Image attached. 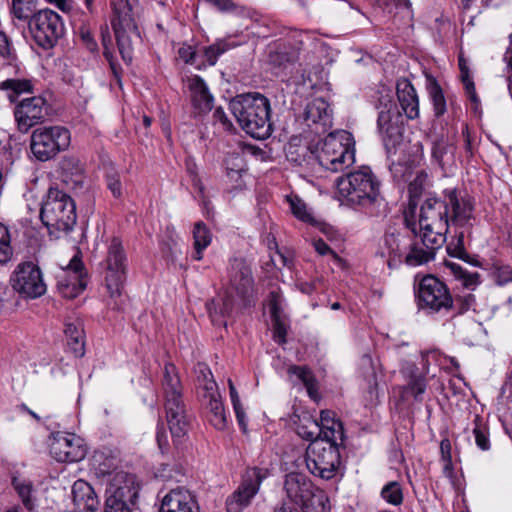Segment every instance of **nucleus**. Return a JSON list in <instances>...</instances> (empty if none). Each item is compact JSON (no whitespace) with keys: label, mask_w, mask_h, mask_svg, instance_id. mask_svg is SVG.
I'll return each instance as SVG.
<instances>
[{"label":"nucleus","mask_w":512,"mask_h":512,"mask_svg":"<svg viewBox=\"0 0 512 512\" xmlns=\"http://www.w3.org/2000/svg\"><path fill=\"white\" fill-rule=\"evenodd\" d=\"M473 210L470 199L460 196L456 188L445 189L441 198L429 197L421 205L419 226L443 230L451 223L468 231L473 225Z\"/></svg>","instance_id":"2"},{"label":"nucleus","mask_w":512,"mask_h":512,"mask_svg":"<svg viewBox=\"0 0 512 512\" xmlns=\"http://www.w3.org/2000/svg\"><path fill=\"white\" fill-rule=\"evenodd\" d=\"M209 4L213 5L221 12H230L234 10L235 4L231 0H205Z\"/></svg>","instance_id":"62"},{"label":"nucleus","mask_w":512,"mask_h":512,"mask_svg":"<svg viewBox=\"0 0 512 512\" xmlns=\"http://www.w3.org/2000/svg\"><path fill=\"white\" fill-rule=\"evenodd\" d=\"M494 275L498 285L512 282V267L510 265L496 263L493 265Z\"/></svg>","instance_id":"54"},{"label":"nucleus","mask_w":512,"mask_h":512,"mask_svg":"<svg viewBox=\"0 0 512 512\" xmlns=\"http://www.w3.org/2000/svg\"><path fill=\"white\" fill-rule=\"evenodd\" d=\"M179 57L187 64H193L196 52L192 46H182L178 50Z\"/></svg>","instance_id":"61"},{"label":"nucleus","mask_w":512,"mask_h":512,"mask_svg":"<svg viewBox=\"0 0 512 512\" xmlns=\"http://www.w3.org/2000/svg\"><path fill=\"white\" fill-rule=\"evenodd\" d=\"M427 91L433 105L434 115L440 118L446 113L447 104L443 90L435 78H427Z\"/></svg>","instance_id":"33"},{"label":"nucleus","mask_w":512,"mask_h":512,"mask_svg":"<svg viewBox=\"0 0 512 512\" xmlns=\"http://www.w3.org/2000/svg\"><path fill=\"white\" fill-rule=\"evenodd\" d=\"M287 201L289 203L291 212L293 215L299 220L307 223L313 222V217L307 210V206L303 200H301L298 196H288Z\"/></svg>","instance_id":"48"},{"label":"nucleus","mask_w":512,"mask_h":512,"mask_svg":"<svg viewBox=\"0 0 512 512\" xmlns=\"http://www.w3.org/2000/svg\"><path fill=\"white\" fill-rule=\"evenodd\" d=\"M440 449L442 453V458L445 461L444 472L446 474H450L452 470L450 441L448 439H443L440 443Z\"/></svg>","instance_id":"56"},{"label":"nucleus","mask_w":512,"mask_h":512,"mask_svg":"<svg viewBox=\"0 0 512 512\" xmlns=\"http://www.w3.org/2000/svg\"><path fill=\"white\" fill-rule=\"evenodd\" d=\"M187 85L194 110L199 114L211 111L214 98L205 81L200 76L194 75L188 78Z\"/></svg>","instance_id":"25"},{"label":"nucleus","mask_w":512,"mask_h":512,"mask_svg":"<svg viewBox=\"0 0 512 512\" xmlns=\"http://www.w3.org/2000/svg\"><path fill=\"white\" fill-rule=\"evenodd\" d=\"M165 412L170 433L174 438L183 437L189 426L186 405L182 395V385L173 365L165 366L163 379Z\"/></svg>","instance_id":"6"},{"label":"nucleus","mask_w":512,"mask_h":512,"mask_svg":"<svg viewBox=\"0 0 512 512\" xmlns=\"http://www.w3.org/2000/svg\"><path fill=\"white\" fill-rule=\"evenodd\" d=\"M303 120L313 133L317 135L326 133L332 126L329 104L323 98L312 99L305 106Z\"/></svg>","instance_id":"22"},{"label":"nucleus","mask_w":512,"mask_h":512,"mask_svg":"<svg viewBox=\"0 0 512 512\" xmlns=\"http://www.w3.org/2000/svg\"><path fill=\"white\" fill-rule=\"evenodd\" d=\"M380 494L383 500L391 505L399 506L403 503V490L401 484L397 481H390L385 484Z\"/></svg>","instance_id":"42"},{"label":"nucleus","mask_w":512,"mask_h":512,"mask_svg":"<svg viewBox=\"0 0 512 512\" xmlns=\"http://www.w3.org/2000/svg\"><path fill=\"white\" fill-rule=\"evenodd\" d=\"M450 145L443 138L435 141L432 146L431 154L434 161H436L442 168L444 167V156L447 154Z\"/></svg>","instance_id":"53"},{"label":"nucleus","mask_w":512,"mask_h":512,"mask_svg":"<svg viewBox=\"0 0 512 512\" xmlns=\"http://www.w3.org/2000/svg\"><path fill=\"white\" fill-rule=\"evenodd\" d=\"M28 24L33 40L45 50L52 49L66 31L62 17L51 9L33 14Z\"/></svg>","instance_id":"11"},{"label":"nucleus","mask_w":512,"mask_h":512,"mask_svg":"<svg viewBox=\"0 0 512 512\" xmlns=\"http://www.w3.org/2000/svg\"><path fill=\"white\" fill-rule=\"evenodd\" d=\"M233 409H234L235 416H236V419H237L240 429L244 433H246L248 422H247V417H246V414H245L242 404L234 405Z\"/></svg>","instance_id":"59"},{"label":"nucleus","mask_w":512,"mask_h":512,"mask_svg":"<svg viewBox=\"0 0 512 512\" xmlns=\"http://www.w3.org/2000/svg\"><path fill=\"white\" fill-rule=\"evenodd\" d=\"M197 380L203 388L204 393H214L218 390L217 383L213 378V374L205 364H198L196 368Z\"/></svg>","instance_id":"46"},{"label":"nucleus","mask_w":512,"mask_h":512,"mask_svg":"<svg viewBox=\"0 0 512 512\" xmlns=\"http://www.w3.org/2000/svg\"><path fill=\"white\" fill-rule=\"evenodd\" d=\"M284 490L287 497L297 506L314 491L312 482L301 473H289L285 477Z\"/></svg>","instance_id":"27"},{"label":"nucleus","mask_w":512,"mask_h":512,"mask_svg":"<svg viewBox=\"0 0 512 512\" xmlns=\"http://www.w3.org/2000/svg\"><path fill=\"white\" fill-rule=\"evenodd\" d=\"M426 178L427 174L424 171L418 172L415 179L409 184V193L411 195H417L420 193Z\"/></svg>","instance_id":"57"},{"label":"nucleus","mask_w":512,"mask_h":512,"mask_svg":"<svg viewBox=\"0 0 512 512\" xmlns=\"http://www.w3.org/2000/svg\"><path fill=\"white\" fill-rule=\"evenodd\" d=\"M102 36H103L102 42H103V47H104L103 55L109 63L110 69L112 71V74H113L115 80L117 81V84L121 87L122 86V82H121L122 68L116 62L112 52L108 48V42H110L109 33L107 32V36H105L104 34Z\"/></svg>","instance_id":"51"},{"label":"nucleus","mask_w":512,"mask_h":512,"mask_svg":"<svg viewBox=\"0 0 512 512\" xmlns=\"http://www.w3.org/2000/svg\"><path fill=\"white\" fill-rule=\"evenodd\" d=\"M464 233V231H461L456 234L455 238L446 247L447 253L452 257L459 258L463 261L472 263L473 265L477 266L478 262H470V256L465 250Z\"/></svg>","instance_id":"43"},{"label":"nucleus","mask_w":512,"mask_h":512,"mask_svg":"<svg viewBox=\"0 0 512 512\" xmlns=\"http://www.w3.org/2000/svg\"><path fill=\"white\" fill-rule=\"evenodd\" d=\"M13 248L8 228L0 223V266H4L12 260Z\"/></svg>","instance_id":"45"},{"label":"nucleus","mask_w":512,"mask_h":512,"mask_svg":"<svg viewBox=\"0 0 512 512\" xmlns=\"http://www.w3.org/2000/svg\"><path fill=\"white\" fill-rule=\"evenodd\" d=\"M233 309V300L231 297L227 296L225 299H223L222 307L218 309L215 301H211V303L207 304V310L208 313L214 323H221V321L218 319V315L224 317L226 315H229L232 312Z\"/></svg>","instance_id":"50"},{"label":"nucleus","mask_w":512,"mask_h":512,"mask_svg":"<svg viewBox=\"0 0 512 512\" xmlns=\"http://www.w3.org/2000/svg\"><path fill=\"white\" fill-rule=\"evenodd\" d=\"M203 402L207 410V417L209 422L216 429L223 430L227 424V417L218 390L214 393H204Z\"/></svg>","instance_id":"30"},{"label":"nucleus","mask_w":512,"mask_h":512,"mask_svg":"<svg viewBox=\"0 0 512 512\" xmlns=\"http://www.w3.org/2000/svg\"><path fill=\"white\" fill-rule=\"evenodd\" d=\"M71 133L61 125L42 126L33 130L30 137V149L34 157L42 162L54 158L68 149Z\"/></svg>","instance_id":"9"},{"label":"nucleus","mask_w":512,"mask_h":512,"mask_svg":"<svg viewBox=\"0 0 512 512\" xmlns=\"http://www.w3.org/2000/svg\"><path fill=\"white\" fill-rule=\"evenodd\" d=\"M193 239L195 251L192 255V258L199 261L203 257V250H205L211 244L212 240L210 230L202 221L195 223L193 229Z\"/></svg>","instance_id":"32"},{"label":"nucleus","mask_w":512,"mask_h":512,"mask_svg":"<svg viewBox=\"0 0 512 512\" xmlns=\"http://www.w3.org/2000/svg\"><path fill=\"white\" fill-rule=\"evenodd\" d=\"M156 439L158 446L162 452H165L166 448L168 447V437L165 431H163L161 428H158Z\"/></svg>","instance_id":"64"},{"label":"nucleus","mask_w":512,"mask_h":512,"mask_svg":"<svg viewBox=\"0 0 512 512\" xmlns=\"http://www.w3.org/2000/svg\"><path fill=\"white\" fill-rule=\"evenodd\" d=\"M72 497L77 509L75 512H97L99 504L97 496L85 481L78 480L74 483Z\"/></svg>","instance_id":"29"},{"label":"nucleus","mask_w":512,"mask_h":512,"mask_svg":"<svg viewBox=\"0 0 512 512\" xmlns=\"http://www.w3.org/2000/svg\"><path fill=\"white\" fill-rule=\"evenodd\" d=\"M228 273L230 286L235 291L237 297L245 306L250 304L254 281L249 265L242 258H234L230 262Z\"/></svg>","instance_id":"21"},{"label":"nucleus","mask_w":512,"mask_h":512,"mask_svg":"<svg viewBox=\"0 0 512 512\" xmlns=\"http://www.w3.org/2000/svg\"><path fill=\"white\" fill-rule=\"evenodd\" d=\"M476 302L475 296L471 293H467L462 296L454 298L453 309L450 312L454 314H463L474 307Z\"/></svg>","instance_id":"52"},{"label":"nucleus","mask_w":512,"mask_h":512,"mask_svg":"<svg viewBox=\"0 0 512 512\" xmlns=\"http://www.w3.org/2000/svg\"><path fill=\"white\" fill-rule=\"evenodd\" d=\"M159 512H200V508L190 491L178 487L164 496Z\"/></svg>","instance_id":"24"},{"label":"nucleus","mask_w":512,"mask_h":512,"mask_svg":"<svg viewBox=\"0 0 512 512\" xmlns=\"http://www.w3.org/2000/svg\"><path fill=\"white\" fill-rule=\"evenodd\" d=\"M396 93L401 109L407 119L413 120L419 116V99L412 83L406 78H400L396 83Z\"/></svg>","instance_id":"26"},{"label":"nucleus","mask_w":512,"mask_h":512,"mask_svg":"<svg viewBox=\"0 0 512 512\" xmlns=\"http://www.w3.org/2000/svg\"><path fill=\"white\" fill-rule=\"evenodd\" d=\"M232 47L233 45L226 40H217L212 45L204 48V58L210 66H214L217 63L218 58Z\"/></svg>","instance_id":"44"},{"label":"nucleus","mask_w":512,"mask_h":512,"mask_svg":"<svg viewBox=\"0 0 512 512\" xmlns=\"http://www.w3.org/2000/svg\"><path fill=\"white\" fill-rule=\"evenodd\" d=\"M65 334L67 336V346L69 350L73 353V355L77 358L84 356L85 348H84V339H83V330L73 324H66Z\"/></svg>","instance_id":"36"},{"label":"nucleus","mask_w":512,"mask_h":512,"mask_svg":"<svg viewBox=\"0 0 512 512\" xmlns=\"http://www.w3.org/2000/svg\"><path fill=\"white\" fill-rule=\"evenodd\" d=\"M298 507L302 512H328V498L322 490H314Z\"/></svg>","instance_id":"39"},{"label":"nucleus","mask_w":512,"mask_h":512,"mask_svg":"<svg viewBox=\"0 0 512 512\" xmlns=\"http://www.w3.org/2000/svg\"><path fill=\"white\" fill-rule=\"evenodd\" d=\"M410 246V237L394 227H388L379 243L377 254L386 259L389 269H396L404 262Z\"/></svg>","instance_id":"19"},{"label":"nucleus","mask_w":512,"mask_h":512,"mask_svg":"<svg viewBox=\"0 0 512 512\" xmlns=\"http://www.w3.org/2000/svg\"><path fill=\"white\" fill-rule=\"evenodd\" d=\"M104 181L107 189L115 199H121L124 194L122 174L113 165L105 167Z\"/></svg>","instance_id":"41"},{"label":"nucleus","mask_w":512,"mask_h":512,"mask_svg":"<svg viewBox=\"0 0 512 512\" xmlns=\"http://www.w3.org/2000/svg\"><path fill=\"white\" fill-rule=\"evenodd\" d=\"M230 111L242 130L255 139L264 140L272 133L269 99L258 92L235 96L229 103Z\"/></svg>","instance_id":"3"},{"label":"nucleus","mask_w":512,"mask_h":512,"mask_svg":"<svg viewBox=\"0 0 512 512\" xmlns=\"http://www.w3.org/2000/svg\"><path fill=\"white\" fill-rule=\"evenodd\" d=\"M9 282L13 290L23 298L36 299L47 290L41 269L32 261L19 263L12 272Z\"/></svg>","instance_id":"14"},{"label":"nucleus","mask_w":512,"mask_h":512,"mask_svg":"<svg viewBox=\"0 0 512 512\" xmlns=\"http://www.w3.org/2000/svg\"><path fill=\"white\" fill-rule=\"evenodd\" d=\"M40 218L50 234L59 237V233H68L77 220L75 202L67 193L50 188L42 204Z\"/></svg>","instance_id":"5"},{"label":"nucleus","mask_w":512,"mask_h":512,"mask_svg":"<svg viewBox=\"0 0 512 512\" xmlns=\"http://www.w3.org/2000/svg\"><path fill=\"white\" fill-rule=\"evenodd\" d=\"M445 266L451 271L454 277L461 281L464 287L474 289L480 284V274L464 269L460 264L446 261Z\"/></svg>","instance_id":"38"},{"label":"nucleus","mask_w":512,"mask_h":512,"mask_svg":"<svg viewBox=\"0 0 512 512\" xmlns=\"http://www.w3.org/2000/svg\"><path fill=\"white\" fill-rule=\"evenodd\" d=\"M288 373L290 375H295L305 386L309 396L312 399H316L317 397V382L316 379L310 369L305 366H290L288 368Z\"/></svg>","instance_id":"40"},{"label":"nucleus","mask_w":512,"mask_h":512,"mask_svg":"<svg viewBox=\"0 0 512 512\" xmlns=\"http://www.w3.org/2000/svg\"><path fill=\"white\" fill-rule=\"evenodd\" d=\"M80 37H81L83 44L90 52L97 51V49H98L97 43L94 40V38L89 30L82 29L80 32Z\"/></svg>","instance_id":"60"},{"label":"nucleus","mask_w":512,"mask_h":512,"mask_svg":"<svg viewBox=\"0 0 512 512\" xmlns=\"http://www.w3.org/2000/svg\"><path fill=\"white\" fill-rule=\"evenodd\" d=\"M139 485L132 474L117 472L106 490L104 512H133L132 506L138 497Z\"/></svg>","instance_id":"12"},{"label":"nucleus","mask_w":512,"mask_h":512,"mask_svg":"<svg viewBox=\"0 0 512 512\" xmlns=\"http://www.w3.org/2000/svg\"><path fill=\"white\" fill-rule=\"evenodd\" d=\"M449 229L438 230L432 228H420L421 244L430 249L434 254L446 242V234Z\"/></svg>","instance_id":"37"},{"label":"nucleus","mask_w":512,"mask_h":512,"mask_svg":"<svg viewBox=\"0 0 512 512\" xmlns=\"http://www.w3.org/2000/svg\"><path fill=\"white\" fill-rule=\"evenodd\" d=\"M50 454L58 462H78L86 455V447L79 436L58 431L52 434Z\"/></svg>","instance_id":"17"},{"label":"nucleus","mask_w":512,"mask_h":512,"mask_svg":"<svg viewBox=\"0 0 512 512\" xmlns=\"http://www.w3.org/2000/svg\"><path fill=\"white\" fill-rule=\"evenodd\" d=\"M36 0H12V13L19 20L30 19Z\"/></svg>","instance_id":"49"},{"label":"nucleus","mask_w":512,"mask_h":512,"mask_svg":"<svg viewBox=\"0 0 512 512\" xmlns=\"http://www.w3.org/2000/svg\"><path fill=\"white\" fill-rule=\"evenodd\" d=\"M128 262L122 243L113 238L105 259V285L112 298L122 294L127 278Z\"/></svg>","instance_id":"13"},{"label":"nucleus","mask_w":512,"mask_h":512,"mask_svg":"<svg viewBox=\"0 0 512 512\" xmlns=\"http://www.w3.org/2000/svg\"><path fill=\"white\" fill-rule=\"evenodd\" d=\"M87 285L86 273L81 259L75 255L58 276V289L66 298L78 296Z\"/></svg>","instance_id":"20"},{"label":"nucleus","mask_w":512,"mask_h":512,"mask_svg":"<svg viewBox=\"0 0 512 512\" xmlns=\"http://www.w3.org/2000/svg\"><path fill=\"white\" fill-rule=\"evenodd\" d=\"M266 303L272 320L273 339L278 344H284L286 343L289 324L285 314V299L281 291L279 289L271 290Z\"/></svg>","instance_id":"23"},{"label":"nucleus","mask_w":512,"mask_h":512,"mask_svg":"<svg viewBox=\"0 0 512 512\" xmlns=\"http://www.w3.org/2000/svg\"><path fill=\"white\" fill-rule=\"evenodd\" d=\"M0 55L13 60L12 46L8 36L4 32H0Z\"/></svg>","instance_id":"58"},{"label":"nucleus","mask_w":512,"mask_h":512,"mask_svg":"<svg viewBox=\"0 0 512 512\" xmlns=\"http://www.w3.org/2000/svg\"><path fill=\"white\" fill-rule=\"evenodd\" d=\"M337 441L315 440L306 450L305 462L311 474L324 480H330L336 476L341 464Z\"/></svg>","instance_id":"8"},{"label":"nucleus","mask_w":512,"mask_h":512,"mask_svg":"<svg viewBox=\"0 0 512 512\" xmlns=\"http://www.w3.org/2000/svg\"><path fill=\"white\" fill-rule=\"evenodd\" d=\"M426 382L422 377L414 378L408 384L409 393L415 398V400H421L420 396L426 391Z\"/></svg>","instance_id":"55"},{"label":"nucleus","mask_w":512,"mask_h":512,"mask_svg":"<svg viewBox=\"0 0 512 512\" xmlns=\"http://www.w3.org/2000/svg\"><path fill=\"white\" fill-rule=\"evenodd\" d=\"M313 245L319 255L324 256L327 254H332L334 257H336L335 252L322 239L316 240Z\"/></svg>","instance_id":"63"},{"label":"nucleus","mask_w":512,"mask_h":512,"mask_svg":"<svg viewBox=\"0 0 512 512\" xmlns=\"http://www.w3.org/2000/svg\"><path fill=\"white\" fill-rule=\"evenodd\" d=\"M49 105L41 96L23 99L14 108L18 131L25 134L32 127L44 122Z\"/></svg>","instance_id":"18"},{"label":"nucleus","mask_w":512,"mask_h":512,"mask_svg":"<svg viewBox=\"0 0 512 512\" xmlns=\"http://www.w3.org/2000/svg\"><path fill=\"white\" fill-rule=\"evenodd\" d=\"M473 434L475 437L476 445L483 451L490 449L489 433L483 420L479 415L475 416Z\"/></svg>","instance_id":"47"},{"label":"nucleus","mask_w":512,"mask_h":512,"mask_svg":"<svg viewBox=\"0 0 512 512\" xmlns=\"http://www.w3.org/2000/svg\"><path fill=\"white\" fill-rule=\"evenodd\" d=\"M12 486L17 492L24 507L31 511L35 505L33 497L34 486L32 481L24 477L14 476L12 478Z\"/></svg>","instance_id":"34"},{"label":"nucleus","mask_w":512,"mask_h":512,"mask_svg":"<svg viewBox=\"0 0 512 512\" xmlns=\"http://www.w3.org/2000/svg\"><path fill=\"white\" fill-rule=\"evenodd\" d=\"M33 85L28 79H6L0 83V90L7 93L10 102H15L23 93H30Z\"/></svg>","instance_id":"35"},{"label":"nucleus","mask_w":512,"mask_h":512,"mask_svg":"<svg viewBox=\"0 0 512 512\" xmlns=\"http://www.w3.org/2000/svg\"><path fill=\"white\" fill-rule=\"evenodd\" d=\"M290 145L289 158L299 165L315 161L323 169L331 172H341L355 162V142L350 132L337 130L329 133L315 146L295 149Z\"/></svg>","instance_id":"1"},{"label":"nucleus","mask_w":512,"mask_h":512,"mask_svg":"<svg viewBox=\"0 0 512 512\" xmlns=\"http://www.w3.org/2000/svg\"><path fill=\"white\" fill-rule=\"evenodd\" d=\"M381 181L369 166H361L337 180V190L343 202L352 207H379L384 197Z\"/></svg>","instance_id":"4"},{"label":"nucleus","mask_w":512,"mask_h":512,"mask_svg":"<svg viewBox=\"0 0 512 512\" xmlns=\"http://www.w3.org/2000/svg\"><path fill=\"white\" fill-rule=\"evenodd\" d=\"M312 425L314 429L319 430V440L343 442V425L339 420L335 419L334 412L330 410L321 411L320 424L314 422Z\"/></svg>","instance_id":"28"},{"label":"nucleus","mask_w":512,"mask_h":512,"mask_svg":"<svg viewBox=\"0 0 512 512\" xmlns=\"http://www.w3.org/2000/svg\"><path fill=\"white\" fill-rule=\"evenodd\" d=\"M114 18L112 27L116 36L117 45L123 61L132 62V36L140 38V32L132 15L129 0H118L113 4Z\"/></svg>","instance_id":"10"},{"label":"nucleus","mask_w":512,"mask_h":512,"mask_svg":"<svg viewBox=\"0 0 512 512\" xmlns=\"http://www.w3.org/2000/svg\"><path fill=\"white\" fill-rule=\"evenodd\" d=\"M434 257L435 254L430 249L423 246L421 241L413 242L410 238V246L405 253L403 263L407 264L408 266L415 267L426 264L427 262L433 260Z\"/></svg>","instance_id":"31"},{"label":"nucleus","mask_w":512,"mask_h":512,"mask_svg":"<svg viewBox=\"0 0 512 512\" xmlns=\"http://www.w3.org/2000/svg\"><path fill=\"white\" fill-rule=\"evenodd\" d=\"M415 300L419 311L428 316L447 314L454 305L448 286L434 275H425L419 280Z\"/></svg>","instance_id":"7"},{"label":"nucleus","mask_w":512,"mask_h":512,"mask_svg":"<svg viewBox=\"0 0 512 512\" xmlns=\"http://www.w3.org/2000/svg\"><path fill=\"white\" fill-rule=\"evenodd\" d=\"M377 126L385 145L399 142L403 130V116L389 93L379 97Z\"/></svg>","instance_id":"15"},{"label":"nucleus","mask_w":512,"mask_h":512,"mask_svg":"<svg viewBox=\"0 0 512 512\" xmlns=\"http://www.w3.org/2000/svg\"><path fill=\"white\" fill-rule=\"evenodd\" d=\"M267 477V470L259 467L247 468L242 481L226 500L227 512H240L246 508L257 494L262 481Z\"/></svg>","instance_id":"16"}]
</instances>
